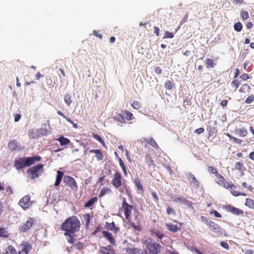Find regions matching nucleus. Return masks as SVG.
Returning a JSON list of instances; mask_svg holds the SVG:
<instances>
[{"label": "nucleus", "mask_w": 254, "mask_h": 254, "mask_svg": "<svg viewBox=\"0 0 254 254\" xmlns=\"http://www.w3.org/2000/svg\"><path fill=\"white\" fill-rule=\"evenodd\" d=\"M173 201L177 202H181V203H185L187 202L188 201L186 199V198L182 197H173Z\"/></svg>", "instance_id": "nucleus-41"}, {"label": "nucleus", "mask_w": 254, "mask_h": 254, "mask_svg": "<svg viewBox=\"0 0 254 254\" xmlns=\"http://www.w3.org/2000/svg\"><path fill=\"white\" fill-rule=\"evenodd\" d=\"M103 236L108 241V242L112 245H115L116 241L115 238L113 237V235L111 233L107 231H103L102 232Z\"/></svg>", "instance_id": "nucleus-16"}, {"label": "nucleus", "mask_w": 254, "mask_h": 254, "mask_svg": "<svg viewBox=\"0 0 254 254\" xmlns=\"http://www.w3.org/2000/svg\"><path fill=\"white\" fill-rule=\"evenodd\" d=\"M150 232L151 236L157 237L159 240H162L164 237V235L162 231L159 230L157 228H152L150 229Z\"/></svg>", "instance_id": "nucleus-15"}, {"label": "nucleus", "mask_w": 254, "mask_h": 254, "mask_svg": "<svg viewBox=\"0 0 254 254\" xmlns=\"http://www.w3.org/2000/svg\"><path fill=\"white\" fill-rule=\"evenodd\" d=\"M220 245L221 247H222L223 248L226 250H228L229 249V246L227 242H221Z\"/></svg>", "instance_id": "nucleus-53"}, {"label": "nucleus", "mask_w": 254, "mask_h": 254, "mask_svg": "<svg viewBox=\"0 0 254 254\" xmlns=\"http://www.w3.org/2000/svg\"><path fill=\"white\" fill-rule=\"evenodd\" d=\"M130 224L131 225V227L135 230L137 231H140L142 230L141 227L139 225H136L135 223H134L132 222L129 221Z\"/></svg>", "instance_id": "nucleus-45"}, {"label": "nucleus", "mask_w": 254, "mask_h": 254, "mask_svg": "<svg viewBox=\"0 0 254 254\" xmlns=\"http://www.w3.org/2000/svg\"><path fill=\"white\" fill-rule=\"evenodd\" d=\"M9 236L7 230L5 228H0V237L3 238H7Z\"/></svg>", "instance_id": "nucleus-27"}, {"label": "nucleus", "mask_w": 254, "mask_h": 254, "mask_svg": "<svg viewBox=\"0 0 254 254\" xmlns=\"http://www.w3.org/2000/svg\"><path fill=\"white\" fill-rule=\"evenodd\" d=\"M211 214H213L215 217L221 218L222 217V215L220 213H219L218 211L216 210H212L211 212Z\"/></svg>", "instance_id": "nucleus-54"}, {"label": "nucleus", "mask_w": 254, "mask_h": 254, "mask_svg": "<svg viewBox=\"0 0 254 254\" xmlns=\"http://www.w3.org/2000/svg\"><path fill=\"white\" fill-rule=\"evenodd\" d=\"M151 195L153 196V198L154 199L155 201L156 202H157L159 200V198L156 192L155 191H152Z\"/></svg>", "instance_id": "nucleus-55"}, {"label": "nucleus", "mask_w": 254, "mask_h": 254, "mask_svg": "<svg viewBox=\"0 0 254 254\" xmlns=\"http://www.w3.org/2000/svg\"><path fill=\"white\" fill-rule=\"evenodd\" d=\"M56 140L58 141L62 146L68 145L70 142V141L68 138H65L62 135L60 137L56 138Z\"/></svg>", "instance_id": "nucleus-19"}, {"label": "nucleus", "mask_w": 254, "mask_h": 254, "mask_svg": "<svg viewBox=\"0 0 254 254\" xmlns=\"http://www.w3.org/2000/svg\"><path fill=\"white\" fill-rule=\"evenodd\" d=\"M57 113L59 116H61L63 117L64 119H65L68 122L70 123L72 125L73 127L74 128H78V125L77 124L74 123L70 119L67 118L66 117L62 111H58Z\"/></svg>", "instance_id": "nucleus-20"}, {"label": "nucleus", "mask_w": 254, "mask_h": 254, "mask_svg": "<svg viewBox=\"0 0 254 254\" xmlns=\"http://www.w3.org/2000/svg\"><path fill=\"white\" fill-rule=\"evenodd\" d=\"M106 228L111 231H112L114 233L116 234L119 230L120 229L118 227H117L115 226V223L112 222V223H109L106 222L105 223Z\"/></svg>", "instance_id": "nucleus-18"}, {"label": "nucleus", "mask_w": 254, "mask_h": 254, "mask_svg": "<svg viewBox=\"0 0 254 254\" xmlns=\"http://www.w3.org/2000/svg\"><path fill=\"white\" fill-rule=\"evenodd\" d=\"M239 135L241 137H245L248 134L247 130L244 127L241 128L239 129Z\"/></svg>", "instance_id": "nucleus-37"}, {"label": "nucleus", "mask_w": 254, "mask_h": 254, "mask_svg": "<svg viewBox=\"0 0 254 254\" xmlns=\"http://www.w3.org/2000/svg\"><path fill=\"white\" fill-rule=\"evenodd\" d=\"M111 183L116 189H119L122 185L126 186L122 174L119 172H117L114 174Z\"/></svg>", "instance_id": "nucleus-9"}, {"label": "nucleus", "mask_w": 254, "mask_h": 254, "mask_svg": "<svg viewBox=\"0 0 254 254\" xmlns=\"http://www.w3.org/2000/svg\"><path fill=\"white\" fill-rule=\"evenodd\" d=\"M16 251L12 246H9L5 249L2 254H16Z\"/></svg>", "instance_id": "nucleus-25"}, {"label": "nucleus", "mask_w": 254, "mask_h": 254, "mask_svg": "<svg viewBox=\"0 0 254 254\" xmlns=\"http://www.w3.org/2000/svg\"><path fill=\"white\" fill-rule=\"evenodd\" d=\"M175 86V83L172 81L167 80L164 84V87L166 89L171 90Z\"/></svg>", "instance_id": "nucleus-26"}, {"label": "nucleus", "mask_w": 254, "mask_h": 254, "mask_svg": "<svg viewBox=\"0 0 254 254\" xmlns=\"http://www.w3.org/2000/svg\"><path fill=\"white\" fill-rule=\"evenodd\" d=\"M122 210L124 211L126 218L130 221L131 218V211H133L134 220L138 221L139 219V212L136 207L129 204L125 198H123L122 203Z\"/></svg>", "instance_id": "nucleus-5"}, {"label": "nucleus", "mask_w": 254, "mask_h": 254, "mask_svg": "<svg viewBox=\"0 0 254 254\" xmlns=\"http://www.w3.org/2000/svg\"><path fill=\"white\" fill-rule=\"evenodd\" d=\"M145 161L149 166L154 165V163L150 154H147L145 156Z\"/></svg>", "instance_id": "nucleus-29"}, {"label": "nucleus", "mask_w": 254, "mask_h": 254, "mask_svg": "<svg viewBox=\"0 0 254 254\" xmlns=\"http://www.w3.org/2000/svg\"><path fill=\"white\" fill-rule=\"evenodd\" d=\"M208 171L209 173L214 174L216 177L215 179V182L219 186L230 190L231 193L235 196L239 195L246 196V193L241 192L236 190V187L232 183L228 182L224 178V177L220 174L217 170L213 166H208Z\"/></svg>", "instance_id": "nucleus-1"}, {"label": "nucleus", "mask_w": 254, "mask_h": 254, "mask_svg": "<svg viewBox=\"0 0 254 254\" xmlns=\"http://www.w3.org/2000/svg\"><path fill=\"white\" fill-rule=\"evenodd\" d=\"M166 211L168 215H172L175 216L176 214L175 210L170 206L167 208Z\"/></svg>", "instance_id": "nucleus-48"}, {"label": "nucleus", "mask_w": 254, "mask_h": 254, "mask_svg": "<svg viewBox=\"0 0 254 254\" xmlns=\"http://www.w3.org/2000/svg\"><path fill=\"white\" fill-rule=\"evenodd\" d=\"M191 251L195 252L197 254H203V253L201 252L198 249L196 248H192Z\"/></svg>", "instance_id": "nucleus-63"}, {"label": "nucleus", "mask_w": 254, "mask_h": 254, "mask_svg": "<svg viewBox=\"0 0 254 254\" xmlns=\"http://www.w3.org/2000/svg\"><path fill=\"white\" fill-rule=\"evenodd\" d=\"M154 33L156 35V36H158L159 35L160 29L158 27L156 26L154 27Z\"/></svg>", "instance_id": "nucleus-61"}, {"label": "nucleus", "mask_w": 254, "mask_h": 254, "mask_svg": "<svg viewBox=\"0 0 254 254\" xmlns=\"http://www.w3.org/2000/svg\"><path fill=\"white\" fill-rule=\"evenodd\" d=\"M41 159L39 156L19 158L14 160V167L17 170H22L25 167H30L36 162L40 161Z\"/></svg>", "instance_id": "nucleus-3"}, {"label": "nucleus", "mask_w": 254, "mask_h": 254, "mask_svg": "<svg viewBox=\"0 0 254 254\" xmlns=\"http://www.w3.org/2000/svg\"><path fill=\"white\" fill-rule=\"evenodd\" d=\"M134 183L137 190L139 191L140 193H142L144 191V190L141 182L139 178H135L134 180Z\"/></svg>", "instance_id": "nucleus-21"}, {"label": "nucleus", "mask_w": 254, "mask_h": 254, "mask_svg": "<svg viewBox=\"0 0 254 254\" xmlns=\"http://www.w3.org/2000/svg\"><path fill=\"white\" fill-rule=\"evenodd\" d=\"M44 165L39 164L27 170L28 177L31 179H35L38 177L40 173L43 172Z\"/></svg>", "instance_id": "nucleus-6"}, {"label": "nucleus", "mask_w": 254, "mask_h": 254, "mask_svg": "<svg viewBox=\"0 0 254 254\" xmlns=\"http://www.w3.org/2000/svg\"><path fill=\"white\" fill-rule=\"evenodd\" d=\"M173 222L178 224L179 226L172 223H166L165 226L169 231L175 233L180 229L181 227L182 226V223L176 220H174Z\"/></svg>", "instance_id": "nucleus-12"}, {"label": "nucleus", "mask_w": 254, "mask_h": 254, "mask_svg": "<svg viewBox=\"0 0 254 254\" xmlns=\"http://www.w3.org/2000/svg\"><path fill=\"white\" fill-rule=\"evenodd\" d=\"M144 140L147 142V144L151 145L152 147L156 149L159 147L155 140L153 138L151 137L149 138H144Z\"/></svg>", "instance_id": "nucleus-23"}, {"label": "nucleus", "mask_w": 254, "mask_h": 254, "mask_svg": "<svg viewBox=\"0 0 254 254\" xmlns=\"http://www.w3.org/2000/svg\"><path fill=\"white\" fill-rule=\"evenodd\" d=\"M64 101L67 106H70L71 103V97L68 94H66L64 96Z\"/></svg>", "instance_id": "nucleus-43"}, {"label": "nucleus", "mask_w": 254, "mask_h": 254, "mask_svg": "<svg viewBox=\"0 0 254 254\" xmlns=\"http://www.w3.org/2000/svg\"><path fill=\"white\" fill-rule=\"evenodd\" d=\"M205 64L207 68H212L215 65L214 61L209 58L206 59Z\"/></svg>", "instance_id": "nucleus-33"}, {"label": "nucleus", "mask_w": 254, "mask_h": 254, "mask_svg": "<svg viewBox=\"0 0 254 254\" xmlns=\"http://www.w3.org/2000/svg\"><path fill=\"white\" fill-rule=\"evenodd\" d=\"M240 77L243 80H247L250 78L249 75L248 73H246L241 74Z\"/></svg>", "instance_id": "nucleus-51"}, {"label": "nucleus", "mask_w": 254, "mask_h": 254, "mask_svg": "<svg viewBox=\"0 0 254 254\" xmlns=\"http://www.w3.org/2000/svg\"><path fill=\"white\" fill-rule=\"evenodd\" d=\"M235 169L238 170L241 172H243L245 170L243 163L241 162H237L235 164Z\"/></svg>", "instance_id": "nucleus-31"}, {"label": "nucleus", "mask_w": 254, "mask_h": 254, "mask_svg": "<svg viewBox=\"0 0 254 254\" xmlns=\"http://www.w3.org/2000/svg\"><path fill=\"white\" fill-rule=\"evenodd\" d=\"M174 36V34L172 32H170L168 31H166L165 32V34L163 37L164 39L166 38H173Z\"/></svg>", "instance_id": "nucleus-47"}, {"label": "nucleus", "mask_w": 254, "mask_h": 254, "mask_svg": "<svg viewBox=\"0 0 254 254\" xmlns=\"http://www.w3.org/2000/svg\"><path fill=\"white\" fill-rule=\"evenodd\" d=\"M80 226V223L78 218L75 216L69 217L62 224L61 228L65 231L64 235L70 236V233L77 232Z\"/></svg>", "instance_id": "nucleus-2"}, {"label": "nucleus", "mask_w": 254, "mask_h": 254, "mask_svg": "<svg viewBox=\"0 0 254 254\" xmlns=\"http://www.w3.org/2000/svg\"><path fill=\"white\" fill-rule=\"evenodd\" d=\"M240 84L241 82L237 79H234L231 82L232 86L235 87L236 89H237L239 87Z\"/></svg>", "instance_id": "nucleus-44"}, {"label": "nucleus", "mask_w": 254, "mask_h": 254, "mask_svg": "<svg viewBox=\"0 0 254 254\" xmlns=\"http://www.w3.org/2000/svg\"><path fill=\"white\" fill-rule=\"evenodd\" d=\"M99 252L100 254H117L113 247L110 245L101 247Z\"/></svg>", "instance_id": "nucleus-14"}, {"label": "nucleus", "mask_w": 254, "mask_h": 254, "mask_svg": "<svg viewBox=\"0 0 254 254\" xmlns=\"http://www.w3.org/2000/svg\"><path fill=\"white\" fill-rule=\"evenodd\" d=\"M93 33H94V35L96 37H98L100 39H101L102 38V37H103L102 35L101 34L98 33V32L97 31H96V30H94Z\"/></svg>", "instance_id": "nucleus-60"}, {"label": "nucleus", "mask_w": 254, "mask_h": 254, "mask_svg": "<svg viewBox=\"0 0 254 254\" xmlns=\"http://www.w3.org/2000/svg\"><path fill=\"white\" fill-rule=\"evenodd\" d=\"M64 182L73 190H77L78 187L75 179L69 176H65L64 178Z\"/></svg>", "instance_id": "nucleus-10"}, {"label": "nucleus", "mask_w": 254, "mask_h": 254, "mask_svg": "<svg viewBox=\"0 0 254 254\" xmlns=\"http://www.w3.org/2000/svg\"><path fill=\"white\" fill-rule=\"evenodd\" d=\"M233 141L237 144H241L242 142V140L240 139L234 137L233 138Z\"/></svg>", "instance_id": "nucleus-59"}, {"label": "nucleus", "mask_w": 254, "mask_h": 254, "mask_svg": "<svg viewBox=\"0 0 254 254\" xmlns=\"http://www.w3.org/2000/svg\"><path fill=\"white\" fill-rule=\"evenodd\" d=\"M207 222H208L207 225L211 228V231L218 236H226L227 235L225 230L223 229L219 225L212 221L209 222L207 221Z\"/></svg>", "instance_id": "nucleus-7"}, {"label": "nucleus", "mask_w": 254, "mask_h": 254, "mask_svg": "<svg viewBox=\"0 0 254 254\" xmlns=\"http://www.w3.org/2000/svg\"><path fill=\"white\" fill-rule=\"evenodd\" d=\"M119 162L120 166H121V167L122 168V169L123 170L124 176L127 177V169H126V167L125 166V164L124 161L122 160V159L121 158H119Z\"/></svg>", "instance_id": "nucleus-30"}, {"label": "nucleus", "mask_w": 254, "mask_h": 254, "mask_svg": "<svg viewBox=\"0 0 254 254\" xmlns=\"http://www.w3.org/2000/svg\"><path fill=\"white\" fill-rule=\"evenodd\" d=\"M241 16L242 20H247L249 18V14L247 11L242 10L241 11Z\"/></svg>", "instance_id": "nucleus-40"}, {"label": "nucleus", "mask_w": 254, "mask_h": 254, "mask_svg": "<svg viewBox=\"0 0 254 254\" xmlns=\"http://www.w3.org/2000/svg\"><path fill=\"white\" fill-rule=\"evenodd\" d=\"M254 101V95H251L247 97L245 100V103L250 104Z\"/></svg>", "instance_id": "nucleus-50"}, {"label": "nucleus", "mask_w": 254, "mask_h": 254, "mask_svg": "<svg viewBox=\"0 0 254 254\" xmlns=\"http://www.w3.org/2000/svg\"><path fill=\"white\" fill-rule=\"evenodd\" d=\"M246 205L251 209H254V200L251 198H246Z\"/></svg>", "instance_id": "nucleus-35"}, {"label": "nucleus", "mask_w": 254, "mask_h": 254, "mask_svg": "<svg viewBox=\"0 0 254 254\" xmlns=\"http://www.w3.org/2000/svg\"><path fill=\"white\" fill-rule=\"evenodd\" d=\"M112 192V190L107 188H104L102 189L100 194H99V197H103V196L107 194H109Z\"/></svg>", "instance_id": "nucleus-32"}, {"label": "nucleus", "mask_w": 254, "mask_h": 254, "mask_svg": "<svg viewBox=\"0 0 254 254\" xmlns=\"http://www.w3.org/2000/svg\"><path fill=\"white\" fill-rule=\"evenodd\" d=\"M98 198L94 197L90 198L84 205L85 208L91 207L95 202H97Z\"/></svg>", "instance_id": "nucleus-24"}, {"label": "nucleus", "mask_w": 254, "mask_h": 254, "mask_svg": "<svg viewBox=\"0 0 254 254\" xmlns=\"http://www.w3.org/2000/svg\"><path fill=\"white\" fill-rule=\"evenodd\" d=\"M133 117V114L130 112L124 110L122 111L121 114L116 116L114 119L120 123H124L126 121H130Z\"/></svg>", "instance_id": "nucleus-8"}, {"label": "nucleus", "mask_w": 254, "mask_h": 254, "mask_svg": "<svg viewBox=\"0 0 254 254\" xmlns=\"http://www.w3.org/2000/svg\"><path fill=\"white\" fill-rule=\"evenodd\" d=\"M188 179L192 187L197 188H199L198 182L193 174L189 173L188 175Z\"/></svg>", "instance_id": "nucleus-17"}, {"label": "nucleus", "mask_w": 254, "mask_h": 254, "mask_svg": "<svg viewBox=\"0 0 254 254\" xmlns=\"http://www.w3.org/2000/svg\"><path fill=\"white\" fill-rule=\"evenodd\" d=\"M138 249H136V248H134V249L129 248L127 250V252L128 253H130L131 254H135L137 253L138 252Z\"/></svg>", "instance_id": "nucleus-52"}, {"label": "nucleus", "mask_w": 254, "mask_h": 254, "mask_svg": "<svg viewBox=\"0 0 254 254\" xmlns=\"http://www.w3.org/2000/svg\"><path fill=\"white\" fill-rule=\"evenodd\" d=\"M63 175H64V173L63 172L60 171H58L57 174V177H56V181L55 183V186L57 187L60 185V184L62 181Z\"/></svg>", "instance_id": "nucleus-22"}, {"label": "nucleus", "mask_w": 254, "mask_h": 254, "mask_svg": "<svg viewBox=\"0 0 254 254\" xmlns=\"http://www.w3.org/2000/svg\"><path fill=\"white\" fill-rule=\"evenodd\" d=\"M229 210L231 213L234 214H243V211L242 210L239 209L237 208L229 206Z\"/></svg>", "instance_id": "nucleus-28"}, {"label": "nucleus", "mask_w": 254, "mask_h": 254, "mask_svg": "<svg viewBox=\"0 0 254 254\" xmlns=\"http://www.w3.org/2000/svg\"><path fill=\"white\" fill-rule=\"evenodd\" d=\"M154 70L155 72L158 74H160L162 72V69L159 66L155 67Z\"/></svg>", "instance_id": "nucleus-58"}, {"label": "nucleus", "mask_w": 254, "mask_h": 254, "mask_svg": "<svg viewBox=\"0 0 254 254\" xmlns=\"http://www.w3.org/2000/svg\"><path fill=\"white\" fill-rule=\"evenodd\" d=\"M75 247L78 250H81L83 248V244L79 242L76 245H75Z\"/></svg>", "instance_id": "nucleus-56"}, {"label": "nucleus", "mask_w": 254, "mask_h": 254, "mask_svg": "<svg viewBox=\"0 0 254 254\" xmlns=\"http://www.w3.org/2000/svg\"><path fill=\"white\" fill-rule=\"evenodd\" d=\"M84 219L85 221L86 226H88L90 221V215L89 213H86L83 215Z\"/></svg>", "instance_id": "nucleus-46"}, {"label": "nucleus", "mask_w": 254, "mask_h": 254, "mask_svg": "<svg viewBox=\"0 0 254 254\" xmlns=\"http://www.w3.org/2000/svg\"><path fill=\"white\" fill-rule=\"evenodd\" d=\"M17 147V142L15 140H11L8 143V147L11 150H14Z\"/></svg>", "instance_id": "nucleus-34"}, {"label": "nucleus", "mask_w": 254, "mask_h": 254, "mask_svg": "<svg viewBox=\"0 0 254 254\" xmlns=\"http://www.w3.org/2000/svg\"><path fill=\"white\" fill-rule=\"evenodd\" d=\"M95 155L97 159L99 161L102 160L103 158V155L102 154V153L101 151L99 149L98 150L96 154H95Z\"/></svg>", "instance_id": "nucleus-49"}, {"label": "nucleus", "mask_w": 254, "mask_h": 254, "mask_svg": "<svg viewBox=\"0 0 254 254\" xmlns=\"http://www.w3.org/2000/svg\"><path fill=\"white\" fill-rule=\"evenodd\" d=\"M131 107L136 110H138L141 108V104L137 101H133L131 103Z\"/></svg>", "instance_id": "nucleus-42"}, {"label": "nucleus", "mask_w": 254, "mask_h": 254, "mask_svg": "<svg viewBox=\"0 0 254 254\" xmlns=\"http://www.w3.org/2000/svg\"><path fill=\"white\" fill-rule=\"evenodd\" d=\"M34 219L33 218H29L25 223L21 225L19 229L20 232L24 233L30 229L34 223Z\"/></svg>", "instance_id": "nucleus-13"}, {"label": "nucleus", "mask_w": 254, "mask_h": 254, "mask_svg": "<svg viewBox=\"0 0 254 254\" xmlns=\"http://www.w3.org/2000/svg\"><path fill=\"white\" fill-rule=\"evenodd\" d=\"M251 87L248 84H244L240 88L239 91L241 92H245L246 90L249 91Z\"/></svg>", "instance_id": "nucleus-39"}, {"label": "nucleus", "mask_w": 254, "mask_h": 254, "mask_svg": "<svg viewBox=\"0 0 254 254\" xmlns=\"http://www.w3.org/2000/svg\"><path fill=\"white\" fill-rule=\"evenodd\" d=\"M204 129L203 127H200L199 128L196 129L194 132L197 134H200L204 132Z\"/></svg>", "instance_id": "nucleus-57"}, {"label": "nucleus", "mask_w": 254, "mask_h": 254, "mask_svg": "<svg viewBox=\"0 0 254 254\" xmlns=\"http://www.w3.org/2000/svg\"><path fill=\"white\" fill-rule=\"evenodd\" d=\"M18 204L24 210L29 209L32 205V201H30V196L28 195L23 196L19 200Z\"/></svg>", "instance_id": "nucleus-11"}, {"label": "nucleus", "mask_w": 254, "mask_h": 254, "mask_svg": "<svg viewBox=\"0 0 254 254\" xmlns=\"http://www.w3.org/2000/svg\"><path fill=\"white\" fill-rule=\"evenodd\" d=\"M146 250L142 254H158L160 253L161 246L151 238H147L143 242Z\"/></svg>", "instance_id": "nucleus-4"}, {"label": "nucleus", "mask_w": 254, "mask_h": 254, "mask_svg": "<svg viewBox=\"0 0 254 254\" xmlns=\"http://www.w3.org/2000/svg\"><path fill=\"white\" fill-rule=\"evenodd\" d=\"M21 118V115L20 114H15L14 115V121L15 122H18Z\"/></svg>", "instance_id": "nucleus-62"}, {"label": "nucleus", "mask_w": 254, "mask_h": 254, "mask_svg": "<svg viewBox=\"0 0 254 254\" xmlns=\"http://www.w3.org/2000/svg\"><path fill=\"white\" fill-rule=\"evenodd\" d=\"M93 137L94 139L100 142L103 146L105 147L106 144L102 138L97 134L93 133Z\"/></svg>", "instance_id": "nucleus-36"}, {"label": "nucleus", "mask_w": 254, "mask_h": 254, "mask_svg": "<svg viewBox=\"0 0 254 254\" xmlns=\"http://www.w3.org/2000/svg\"><path fill=\"white\" fill-rule=\"evenodd\" d=\"M6 192L8 194H11L13 193V190L11 187H9L6 189Z\"/></svg>", "instance_id": "nucleus-64"}, {"label": "nucleus", "mask_w": 254, "mask_h": 254, "mask_svg": "<svg viewBox=\"0 0 254 254\" xmlns=\"http://www.w3.org/2000/svg\"><path fill=\"white\" fill-rule=\"evenodd\" d=\"M243 28L242 24L240 22H238L234 24V29L237 32H240Z\"/></svg>", "instance_id": "nucleus-38"}]
</instances>
